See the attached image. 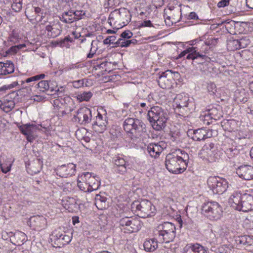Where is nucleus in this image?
<instances>
[{
  "instance_id": "nucleus-1",
  "label": "nucleus",
  "mask_w": 253,
  "mask_h": 253,
  "mask_svg": "<svg viewBox=\"0 0 253 253\" xmlns=\"http://www.w3.org/2000/svg\"><path fill=\"white\" fill-rule=\"evenodd\" d=\"M188 161L189 155L188 154L179 149L167 155L165 165L169 172L179 174L186 170Z\"/></svg>"
},
{
  "instance_id": "nucleus-2",
  "label": "nucleus",
  "mask_w": 253,
  "mask_h": 253,
  "mask_svg": "<svg viewBox=\"0 0 253 253\" xmlns=\"http://www.w3.org/2000/svg\"><path fill=\"white\" fill-rule=\"evenodd\" d=\"M45 75L41 74L27 78L25 81H20L21 85L27 90L29 94H35L34 92H45L48 90L53 91V87L51 86L48 81H41L38 84L35 82L43 79Z\"/></svg>"
},
{
  "instance_id": "nucleus-3",
  "label": "nucleus",
  "mask_w": 253,
  "mask_h": 253,
  "mask_svg": "<svg viewBox=\"0 0 253 253\" xmlns=\"http://www.w3.org/2000/svg\"><path fill=\"white\" fill-rule=\"evenodd\" d=\"M123 126L127 135L136 142L140 140V137L146 131L145 125L142 121L135 118L126 119L124 122Z\"/></svg>"
},
{
  "instance_id": "nucleus-4",
  "label": "nucleus",
  "mask_w": 253,
  "mask_h": 253,
  "mask_svg": "<svg viewBox=\"0 0 253 253\" xmlns=\"http://www.w3.org/2000/svg\"><path fill=\"white\" fill-rule=\"evenodd\" d=\"M228 202L231 207L239 211L248 212L253 210V196L250 194L234 192L230 196Z\"/></svg>"
},
{
  "instance_id": "nucleus-5",
  "label": "nucleus",
  "mask_w": 253,
  "mask_h": 253,
  "mask_svg": "<svg viewBox=\"0 0 253 253\" xmlns=\"http://www.w3.org/2000/svg\"><path fill=\"white\" fill-rule=\"evenodd\" d=\"M175 225L171 222H165L159 224L154 232L155 238L159 243H169L176 235Z\"/></svg>"
},
{
  "instance_id": "nucleus-6",
  "label": "nucleus",
  "mask_w": 253,
  "mask_h": 253,
  "mask_svg": "<svg viewBox=\"0 0 253 253\" xmlns=\"http://www.w3.org/2000/svg\"><path fill=\"white\" fill-rule=\"evenodd\" d=\"M130 20V12L125 8L116 9L112 11L108 19L110 25L116 30L126 26Z\"/></svg>"
},
{
  "instance_id": "nucleus-7",
  "label": "nucleus",
  "mask_w": 253,
  "mask_h": 253,
  "mask_svg": "<svg viewBox=\"0 0 253 253\" xmlns=\"http://www.w3.org/2000/svg\"><path fill=\"white\" fill-rule=\"evenodd\" d=\"M147 116L154 129L161 130L166 126L167 114L161 107L157 106L151 107L148 111Z\"/></svg>"
},
{
  "instance_id": "nucleus-8",
  "label": "nucleus",
  "mask_w": 253,
  "mask_h": 253,
  "mask_svg": "<svg viewBox=\"0 0 253 253\" xmlns=\"http://www.w3.org/2000/svg\"><path fill=\"white\" fill-rule=\"evenodd\" d=\"M131 211L138 216L146 218L154 215L156 209L148 200L135 201L131 205Z\"/></svg>"
},
{
  "instance_id": "nucleus-9",
  "label": "nucleus",
  "mask_w": 253,
  "mask_h": 253,
  "mask_svg": "<svg viewBox=\"0 0 253 253\" xmlns=\"http://www.w3.org/2000/svg\"><path fill=\"white\" fill-rule=\"evenodd\" d=\"M201 213L211 220H217L222 216V208L216 202L208 201L202 204Z\"/></svg>"
},
{
  "instance_id": "nucleus-10",
  "label": "nucleus",
  "mask_w": 253,
  "mask_h": 253,
  "mask_svg": "<svg viewBox=\"0 0 253 253\" xmlns=\"http://www.w3.org/2000/svg\"><path fill=\"white\" fill-rule=\"evenodd\" d=\"M208 188L214 194H222L225 192L228 187V182L226 179L219 176H210L208 178Z\"/></svg>"
},
{
  "instance_id": "nucleus-11",
  "label": "nucleus",
  "mask_w": 253,
  "mask_h": 253,
  "mask_svg": "<svg viewBox=\"0 0 253 253\" xmlns=\"http://www.w3.org/2000/svg\"><path fill=\"white\" fill-rule=\"evenodd\" d=\"M119 224L122 231L126 233L138 231L141 228V222L135 218L126 216L121 218Z\"/></svg>"
},
{
  "instance_id": "nucleus-12",
  "label": "nucleus",
  "mask_w": 253,
  "mask_h": 253,
  "mask_svg": "<svg viewBox=\"0 0 253 253\" xmlns=\"http://www.w3.org/2000/svg\"><path fill=\"white\" fill-rule=\"evenodd\" d=\"M190 104L189 98L188 95L185 93H182L176 95L173 101V107L176 113H179V115L184 116L185 113L189 111L188 106Z\"/></svg>"
},
{
  "instance_id": "nucleus-13",
  "label": "nucleus",
  "mask_w": 253,
  "mask_h": 253,
  "mask_svg": "<svg viewBox=\"0 0 253 253\" xmlns=\"http://www.w3.org/2000/svg\"><path fill=\"white\" fill-rule=\"evenodd\" d=\"M16 124L21 133L26 136L27 140L30 142H33L37 138V132L41 129L42 127L41 125L35 124Z\"/></svg>"
},
{
  "instance_id": "nucleus-14",
  "label": "nucleus",
  "mask_w": 253,
  "mask_h": 253,
  "mask_svg": "<svg viewBox=\"0 0 253 253\" xmlns=\"http://www.w3.org/2000/svg\"><path fill=\"white\" fill-rule=\"evenodd\" d=\"M190 45L192 46L193 50H195L194 54L196 55V59L198 57L204 59L205 55L203 53H206L210 49V43L208 42L201 39H196L188 42Z\"/></svg>"
},
{
  "instance_id": "nucleus-15",
  "label": "nucleus",
  "mask_w": 253,
  "mask_h": 253,
  "mask_svg": "<svg viewBox=\"0 0 253 253\" xmlns=\"http://www.w3.org/2000/svg\"><path fill=\"white\" fill-rule=\"evenodd\" d=\"M222 116L220 106H209L204 114L201 115L200 119L204 121L205 124L209 125L210 119L219 120Z\"/></svg>"
},
{
  "instance_id": "nucleus-16",
  "label": "nucleus",
  "mask_w": 253,
  "mask_h": 253,
  "mask_svg": "<svg viewBox=\"0 0 253 253\" xmlns=\"http://www.w3.org/2000/svg\"><path fill=\"white\" fill-rule=\"evenodd\" d=\"M91 110L86 107L80 108L74 115L75 122L81 125H85L90 122L92 119Z\"/></svg>"
},
{
  "instance_id": "nucleus-17",
  "label": "nucleus",
  "mask_w": 253,
  "mask_h": 253,
  "mask_svg": "<svg viewBox=\"0 0 253 253\" xmlns=\"http://www.w3.org/2000/svg\"><path fill=\"white\" fill-rule=\"evenodd\" d=\"M164 16L166 23H167V21L169 20L172 23H176L181 19V9L178 7L169 6L165 9Z\"/></svg>"
},
{
  "instance_id": "nucleus-18",
  "label": "nucleus",
  "mask_w": 253,
  "mask_h": 253,
  "mask_svg": "<svg viewBox=\"0 0 253 253\" xmlns=\"http://www.w3.org/2000/svg\"><path fill=\"white\" fill-rule=\"evenodd\" d=\"M113 162L114 164L113 169L116 173L123 175L126 172L128 164L124 156L118 155L115 156Z\"/></svg>"
},
{
  "instance_id": "nucleus-19",
  "label": "nucleus",
  "mask_w": 253,
  "mask_h": 253,
  "mask_svg": "<svg viewBox=\"0 0 253 253\" xmlns=\"http://www.w3.org/2000/svg\"><path fill=\"white\" fill-rule=\"evenodd\" d=\"M173 73L170 70L163 72L159 76L158 83L159 86L164 89H169L172 86Z\"/></svg>"
},
{
  "instance_id": "nucleus-20",
  "label": "nucleus",
  "mask_w": 253,
  "mask_h": 253,
  "mask_svg": "<svg viewBox=\"0 0 253 253\" xmlns=\"http://www.w3.org/2000/svg\"><path fill=\"white\" fill-rule=\"evenodd\" d=\"M29 224L31 228L37 231H41L46 227L47 221L42 215H35L30 217Z\"/></svg>"
},
{
  "instance_id": "nucleus-21",
  "label": "nucleus",
  "mask_w": 253,
  "mask_h": 253,
  "mask_svg": "<svg viewBox=\"0 0 253 253\" xmlns=\"http://www.w3.org/2000/svg\"><path fill=\"white\" fill-rule=\"evenodd\" d=\"M166 147L167 144L165 142L160 141L149 144L147 146V151L151 157L157 158Z\"/></svg>"
},
{
  "instance_id": "nucleus-22",
  "label": "nucleus",
  "mask_w": 253,
  "mask_h": 253,
  "mask_svg": "<svg viewBox=\"0 0 253 253\" xmlns=\"http://www.w3.org/2000/svg\"><path fill=\"white\" fill-rule=\"evenodd\" d=\"M76 170V166L73 163H69L57 167L56 172L60 177H67L75 174Z\"/></svg>"
},
{
  "instance_id": "nucleus-23",
  "label": "nucleus",
  "mask_w": 253,
  "mask_h": 253,
  "mask_svg": "<svg viewBox=\"0 0 253 253\" xmlns=\"http://www.w3.org/2000/svg\"><path fill=\"white\" fill-rule=\"evenodd\" d=\"M188 133L191 134V138L194 141H201L212 136V130L203 128L189 130Z\"/></svg>"
},
{
  "instance_id": "nucleus-24",
  "label": "nucleus",
  "mask_w": 253,
  "mask_h": 253,
  "mask_svg": "<svg viewBox=\"0 0 253 253\" xmlns=\"http://www.w3.org/2000/svg\"><path fill=\"white\" fill-rule=\"evenodd\" d=\"M236 173L241 178L245 180L253 179V167L242 165L236 169Z\"/></svg>"
},
{
  "instance_id": "nucleus-25",
  "label": "nucleus",
  "mask_w": 253,
  "mask_h": 253,
  "mask_svg": "<svg viewBox=\"0 0 253 253\" xmlns=\"http://www.w3.org/2000/svg\"><path fill=\"white\" fill-rule=\"evenodd\" d=\"M107 124L106 117H103L98 112L96 120L92 124V128L97 132L102 133L106 129Z\"/></svg>"
},
{
  "instance_id": "nucleus-26",
  "label": "nucleus",
  "mask_w": 253,
  "mask_h": 253,
  "mask_svg": "<svg viewBox=\"0 0 253 253\" xmlns=\"http://www.w3.org/2000/svg\"><path fill=\"white\" fill-rule=\"evenodd\" d=\"M83 67H84L83 64L79 63L71 64L66 66L63 69V72L68 73V75L71 76V77L73 78L79 76Z\"/></svg>"
},
{
  "instance_id": "nucleus-27",
  "label": "nucleus",
  "mask_w": 253,
  "mask_h": 253,
  "mask_svg": "<svg viewBox=\"0 0 253 253\" xmlns=\"http://www.w3.org/2000/svg\"><path fill=\"white\" fill-rule=\"evenodd\" d=\"M184 253H207V250L199 243H190L184 247Z\"/></svg>"
},
{
  "instance_id": "nucleus-28",
  "label": "nucleus",
  "mask_w": 253,
  "mask_h": 253,
  "mask_svg": "<svg viewBox=\"0 0 253 253\" xmlns=\"http://www.w3.org/2000/svg\"><path fill=\"white\" fill-rule=\"evenodd\" d=\"M52 235L55 242L62 246L68 244L72 240V237L70 235H66L64 233H60L57 231H55Z\"/></svg>"
},
{
  "instance_id": "nucleus-29",
  "label": "nucleus",
  "mask_w": 253,
  "mask_h": 253,
  "mask_svg": "<svg viewBox=\"0 0 253 253\" xmlns=\"http://www.w3.org/2000/svg\"><path fill=\"white\" fill-rule=\"evenodd\" d=\"M249 98V94L244 88L237 89L234 92V99L238 103H245Z\"/></svg>"
},
{
  "instance_id": "nucleus-30",
  "label": "nucleus",
  "mask_w": 253,
  "mask_h": 253,
  "mask_svg": "<svg viewBox=\"0 0 253 253\" xmlns=\"http://www.w3.org/2000/svg\"><path fill=\"white\" fill-rule=\"evenodd\" d=\"M14 106L15 102L11 98H5L0 100V109L5 113L10 112Z\"/></svg>"
},
{
  "instance_id": "nucleus-31",
  "label": "nucleus",
  "mask_w": 253,
  "mask_h": 253,
  "mask_svg": "<svg viewBox=\"0 0 253 253\" xmlns=\"http://www.w3.org/2000/svg\"><path fill=\"white\" fill-rule=\"evenodd\" d=\"M14 71V66L10 61L0 62V75H5L12 73Z\"/></svg>"
},
{
  "instance_id": "nucleus-32",
  "label": "nucleus",
  "mask_w": 253,
  "mask_h": 253,
  "mask_svg": "<svg viewBox=\"0 0 253 253\" xmlns=\"http://www.w3.org/2000/svg\"><path fill=\"white\" fill-rule=\"evenodd\" d=\"M13 161L10 158L4 156L0 157V167L2 172L6 173L11 170Z\"/></svg>"
},
{
  "instance_id": "nucleus-33",
  "label": "nucleus",
  "mask_w": 253,
  "mask_h": 253,
  "mask_svg": "<svg viewBox=\"0 0 253 253\" xmlns=\"http://www.w3.org/2000/svg\"><path fill=\"white\" fill-rule=\"evenodd\" d=\"M158 243L159 242L156 238L155 239H146L143 244L145 251L148 252H154L158 248Z\"/></svg>"
},
{
  "instance_id": "nucleus-34",
  "label": "nucleus",
  "mask_w": 253,
  "mask_h": 253,
  "mask_svg": "<svg viewBox=\"0 0 253 253\" xmlns=\"http://www.w3.org/2000/svg\"><path fill=\"white\" fill-rule=\"evenodd\" d=\"M60 20L65 23H72L75 21V15H74V9H70L68 11L64 12L59 17Z\"/></svg>"
},
{
  "instance_id": "nucleus-35",
  "label": "nucleus",
  "mask_w": 253,
  "mask_h": 253,
  "mask_svg": "<svg viewBox=\"0 0 253 253\" xmlns=\"http://www.w3.org/2000/svg\"><path fill=\"white\" fill-rule=\"evenodd\" d=\"M36 14H37L36 17V24L39 22L43 21L45 23L47 21V19L46 18L47 15V12L44 9L41 8L39 7H35Z\"/></svg>"
},
{
  "instance_id": "nucleus-36",
  "label": "nucleus",
  "mask_w": 253,
  "mask_h": 253,
  "mask_svg": "<svg viewBox=\"0 0 253 253\" xmlns=\"http://www.w3.org/2000/svg\"><path fill=\"white\" fill-rule=\"evenodd\" d=\"M45 31L47 32V36L50 38H56L61 33L60 30L58 28L50 24L45 26Z\"/></svg>"
},
{
  "instance_id": "nucleus-37",
  "label": "nucleus",
  "mask_w": 253,
  "mask_h": 253,
  "mask_svg": "<svg viewBox=\"0 0 253 253\" xmlns=\"http://www.w3.org/2000/svg\"><path fill=\"white\" fill-rule=\"evenodd\" d=\"M233 135L236 140H245L250 137L249 131L245 129H237L233 132Z\"/></svg>"
},
{
  "instance_id": "nucleus-38",
  "label": "nucleus",
  "mask_w": 253,
  "mask_h": 253,
  "mask_svg": "<svg viewBox=\"0 0 253 253\" xmlns=\"http://www.w3.org/2000/svg\"><path fill=\"white\" fill-rule=\"evenodd\" d=\"M35 7L34 6L28 7L25 11L27 19L33 24H36L37 14L35 12Z\"/></svg>"
},
{
  "instance_id": "nucleus-39",
  "label": "nucleus",
  "mask_w": 253,
  "mask_h": 253,
  "mask_svg": "<svg viewBox=\"0 0 253 253\" xmlns=\"http://www.w3.org/2000/svg\"><path fill=\"white\" fill-rule=\"evenodd\" d=\"M109 133L111 138L113 140L121 137L122 129L121 128L117 125H113L110 129Z\"/></svg>"
},
{
  "instance_id": "nucleus-40",
  "label": "nucleus",
  "mask_w": 253,
  "mask_h": 253,
  "mask_svg": "<svg viewBox=\"0 0 253 253\" xmlns=\"http://www.w3.org/2000/svg\"><path fill=\"white\" fill-rule=\"evenodd\" d=\"M26 235L23 232L17 231L15 233L14 235V244L18 245L23 244L27 241Z\"/></svg>"
},
{
  "instance_id": "nucleus-41",
  "label": "nucleus",
  "mask_w": 253,
  "mask_h": 253,
  "mask_svg": "<svg viewBox=\"0 0 253 253\" xmlns=\"http://www.w3.org/2000/svg\"><path fill=\"white\" fill-rule=\"evenodd\" d=\"M206 241L212 246L217 245L219 243L217 235L212 230L209 231L207 235Z\"/></svg>"
},
{
  "instance_id": "nucleus-42",
  "label": "nucleus",
  "mask_w": 253,
  "mask_h": 253,
  "mask_svg": "<svg viewBox=\"0 0 253 253\" xmlns=\"http://www.w3.org/2000/svg\"><path fill=\"white\" fill-rule=\"evenodd\" d=\"M95 201V205L98 209L103 210L106 209L107 206L106 197L97 195Z\"/></svg>"
},
{
  "instance_id": "nucleus-43",
  "label": "nucleus",
  "mask_w": 253,
  "mask_h": 253,
  "mask_svg": "<svg viewBox=\"0 0 253 253\" xmlns=\"http://www.w3.org/2000/svg\"><path fill=\"white\" fill-rule=\"evenodd\" d=\"M195 50H193L192 47L186 48L181 52L178 55V58H181L187 55L186 58L188 60H195L196 59V55L194 54Z\"/></svg>"
},
{
  "instance_id": "nucleus-44",
  "label": "nucleus",
  "mask_w": 253,
  "mask_h": 253,
  "mask_svg": "<svg viewBox=\"0 0 253 253\" xmlns=\"http://www.w3.org/2000/svg\"><path fill=\"white\" fill-rule=\"evenodd\" d=\"M215 149L214 144L213 143H206L203 146L199 153V155L203 158V156H206L209 153H211Z\"/></svg>"
},
{
  "instance_id": "nucleus-45",
  "label": "nucleus",
  "mask_w": 253,
  "mask_h": 253,
  "mask_svg": "<svg viewBox=\"0 0 253 253\" xmlns=\"http://www.w3.org/2000/svg\"><path fill=\"white\" fill-rule=\"evenodd\" d=\"M21 39L19 34L16 31L13 30L9 35L7 42L9 45H12L19 42Z\"/></svg>"
},
{
  "instance_id": "nucleus-46",
  "label": "nucleus",
  "mask_w": 253,
  "mask_h": 253,
  "mask_svg": "<svg viewBox=\"0 0 253 253\" xmlns=\"http://www.w3.org/2000/svg\"><path fill=\"white\" fill-rule=\"evenodd\" d=\"M62 103V108L63 112L66 110H68V108L70 107V105L73 103L72 98L69 96H66L64 97H59Z\"/></svg>"
},
{
  "instance_id": "nucleus-47",
  "label": "nucleus",
  "mask_w": 253,
  "mask_h": 253,
  "mask_svg": "<svg viewBox=\"0 0 253 253\" xmlns=\"http://www.w3.org/2000/svg\"><path fill=\"white\" fill-rule=\"evenodd\" d=\"M227 48L230 51H234L241 48L239 42L238 40L230 39L227 42Z\"/></svg>"
},
{
  "instance_id": "nucleus-48",
  "label": "nucleus",
  "mask_w": 253,
  "mask_h": 253,
  "mask_svg": "<svg viewBox=\"0 0 253 253\" xmlns=\"http://www.w3.org/2000/svg\"><path fill=\"white\" fill-rule=\"evenodd\" d=\"M66 202L64 203L65 208L69 211H72L75 208H77V204L75 199L67 197L66 199Z\"/></svg>"
},
{
  "instance_id": "nucleus-49",
  "label": "nucleus",
  "mask_w": 253,
  "mask_h": 253,
  "mask_svg": "<svg viewBox=\"0 0 253 253\" xmlns=\"http://www.w3.org/2000/svg\"><path fill=\"white\" fill-rule=\"evenodd\" d=\"M222 149L229 159L235 157L239 154V150L237 148V147L229 148L228 146Z\"/></svg>"
},
{
  "instance_id": "nucleus-50",
  "label": "nucleus",
  "mask_w": 253,
  "mask_h": 253,
  "mask_svg": "<svg viewBox=\"0 0 253 253\" xmlns=\"http://www.w3.org/2000/svg\"><path fill=\"white\" fill-rule=\"evenodd\" d=\"M218 155L217 150L215 149L212 151L211 153H209L206 156H203V158L202 159H205L209 162L212 163L215 162L218 159Z\"/></svg>"
},
{
  "instance_id": "nucleus-51",
  "label": "nucleus",
  "mask_w": 253,
  "mask_h": 253,
  "mask_svg": "<svg viewBox=\"0 0 253 253\" xmlns=\"http://www.w3.org/2000/svg\"><path fill=\"white\" fill-rule=\"evenodd\" d=\"M98 41H92L90 44V48L89 53L87 54V58H92L95 54L98 49Z\"/></svg>"
},
{
  "instance_id": "nucleus-52",
  "label": "nucleus",
  "mask_w": 253,
  "mask_h": 253,
  "mask_svg": "<svg viewBox=\"0 0 253 253\" xmlns=\"http://www.w3.org/2000/svg\"><path fill=\"white\" fill-rule=\"evenodd\" d=\"M136 42V40L135 39L128 40V39H123L119 38L117 41V44L119 46L123 47H128L131 43L135 44Z\"/></svg>"
},
{
  "instance_id": "nucleus-53",
  "label": "nucleus",
  "mask_w": 253,
  "mask_h": 253,
  "mask_svg": "<svg viewBox=\"0 0 253 253\" xmlns=\"http://www.w3.org/2000/svg\"><path fill=\"white\" fill-rule=\"evenodd\" d=\"M87 184L90 186L92 191L97 190L99 186L98 178L97 177V179H96L94 175H92L90 180L88 181Z\"/></svg>"
},
{
  "instance_id": "nucleus-54",
  "label": "nucleus",
  "mask_w": 253,
  "mask_h": 253,
  "mask_svg": "<svg viewBox=\"0 0 253 253\" xmlns=\"http://www.w3.org/2000/svg\"><path fill=\"white\" fill-rule=\"evenodd\" d=\"M11 7L14 12H20L23 7V0H12Z\"/></svg>"
},
{
  "instance_id": "nucleus-55",
  "label": "nucleus",
  "mask_w": 253,
  "mask_h": 253,
  "mask_svg": "<svg viewBox=\"0 0 253 253\" xmlns=\"http://www.w3.org/2000/svg\"><path fill=\"white\" fill-rule=\"evenodd\" d=\"M51 103L53 107V109L55 112H63L62 108V103H61L59 97L53 100Z\"/></svg>"
},
{
  "instance_id": "nucleus-56",
  "label": "nucleus",
  "mask_w": 253,
  "mask_h": 253,
  "mask_svg": "<svg viewBox=\"0 0 253 253\" xmlns=\"http://www.w3.org/2000/svg\"><path fill=\"white\" fill-rule=\"evenodd\" d=\"M92 96V94L91 92H84L82 93L78 94L77 95V99L80 101H88L91 96Z\"/></svg>"
},
{
  "instance_id": "nucleus-57",
  "label": "nucleus",
  "mask_w": 253,
  "mask_h": 253,
  "mask_svg": "<svg viewBox=\"0 0 253 253\" xmlns=\"http://www.w3.org/2000/svg\"><path fill=\"white\" fill-rule=\"evenodd\" d=\"M78 186L79 189L85 192H92L91 189L90 188V186L86 182H82L80 181L79 179H78Z\"/></svg>"
},
{
  "instance_id": "nucleus-58",
  "label": "nucleus",
  "mask_w": 253,
  "mask_h": 253,
  "mask_svg": "<svg viewBox=\"0 0 253 253\" xmlns=\"http://www.w3.org/2000/svg\"><path fill=\"white\" fill-rule=\"evenodd\" d=\"M92 175V173L90 172H84L78 176V179H79L80 181H82V182L88 183Z\"/></svg>"
},
{
  "instance_id": "nucleus-59",
  "label": "nucleus",
  "mask_w": 253,
  "mask_h": 253,
  "mask_svg": "<svg viewBox=\"0 0 253 253\" xmlns=\"http://www.w3.org/2000/svg\"><path fill=\"white\" fill-rule=\"evenodd\" d=\"M238 41L241 48L246 47L251 43V41L249 38L247 36L243 37L240 39H238Z\"/></svg>"
},
{
  "instance_id": "nucleus-60",
  "label": "nucleus",
  "mask_w": 253,
  "mask_h": 253,
  "mask_svg": "<svg viewBox=\"0 0 253 253\" xmlns=\"http://www.w3.org/2000/svg\"><path fill=\"white\" fill-rule=\"evenodd\" d=\"M18 85H19V83L18 81L13 82L11 84L4 85L0 87V92L4 91V90L10 89L11 88H13L18 86Z\"/></svg>"
},
{
  "instance_id": "nucleus-61",
  "label": "nucleus",
  "mask_w": 253,
  "mask_h": 253,
  "mask_svg": "<svg viewBox=\"0 0 253 253\" xmlns=\"http://www.w3.org/2000/svg\"><path fill=\"white\" fill-rule=\"evenodd\" d=\"M68 3L70 9H74L79 6V0H62Z\"/></svg>"
},
{
  "instance_id": "nucleus-62",
  "label": "nucleus",
  "mask_w": 253,
  "mask_h": 253,
  "mask_svg": "<svg viewBox=\"0 0 253 253\" xmlns=\"http://www.w3.org/2000/svg\"><path fill=\"white\" fill-rule=\"evenodd\" d=\"M207 90L210 95H215L217 90L216 85L213 83H209L207 85Z\"/></svg>"
},
{
  "instance_id": "nucleus-63",
  "label": "nucleus",
  "mask_w": 253,
  "mask_h": 253,
  "mask_svg": "<svg viewBox=\"0 0 253 253\" xmlns=\"http://www.w3.org/2000/svg\"><path fill=\"white\" fill-rule=\"evenodd\" d=\"M228 146L229 148H232V147H237L235 142L233 139L229 138L227 139L224 141L222 146V148H224L225 147H227Z\"/></svg>"
},
{
  "instance_id": "nucleus-64",
  "label": "nucleus",
  "mask_w": 253,
  "mask_h": 253,
  "mask_svg": "<svg viewBox=\"0 0 253 253\" xmlns=\"http://www.w3.org/2000/svg\"><path fill=\"white\" fill-rule=\"evenodd\" d=\"M84 15L85 12L84 11L74 9V15H75V21L83 19Z\"/></svg>"
}]
</instances>
